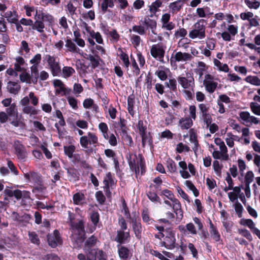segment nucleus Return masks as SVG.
Here are the masks:
<instances>
[{
  "label": "nucleus",
  "mask_w": 260,
  "mask_h": 260,
  "mask_svg": "<svg viewBox=\"0 0 260 260\" xmlns=\"http://www.w3.org/2000/svg\"><path fill=\"white\" fill-rule=\"evenodd\" d=\"M215 143L219 147L220 151L215 150L212 153V156L215 159H221L227 160L229 158L227 148L223 141L220 138H216L214 140Z\"/></svg>",
  "instance_id": "2"
},
{
  "label": "nucleus",
  "mask_w": 260,
  "mask_h": 260,
  "mask_svg": "<svg viewBox=\"0 0 260 260\" xmlns=\"http://www.w3.org/2000/svg\"><path fill=\"white\" fill-rule=\"evenodd\" d=\"M35 19H40L43 22H47L48 25L50 26L53 25L54 22V18L51 15L46 12L38 11L37 10L36 11Z\"/></svg>",
  "instance_id": "11"
},
{
  "label": "nucleus",
  "mask_w": 260,
  "mask_h": 260,
  "mask_svg": "<svg viewBox=\"0 0 260 260\" xmlns=\"http://www.w3.org/2000/svg\"><path fill=\"white\" fill-rule=\"evenodd\" d=\"M71 226L74 231V232L76 233L77 232L80 235V238H78V240L80 241V242H82L83 240L81 238L84 232V223L83 220L81 219L79 220L76 223L71 222Z\"/></svg>",
  "instance_id": "15"
},
{
  "label": "nucleus",
  "mask_w": 260,
  "mask_h": 260,
  "mask_svg": "<svg viewBox=\"0 0 260 260\" xmlns=\"http://www.w3.org/2000/svg\"><path fill=\"white\" fill-rule=\"evenodd\" d=\"M53 85L55 87H56V89L55 90V93L56 94H60L61 92H63L64 94H66V88L64 87V85L63 82L58 79H55L53 81Z\"/></svg>",
  "instance_id": "20"
},
{
  "label": "nucleus",
  "mask_w": 260,
  "mask_h": 260,
  "mask_svg": "<svg viewBox=\"0 0 260 260\" xmlns=\"http://www.w3.org/2000/svg\"><path fill=\"white\" fill-rule=\"evenodd\" d=\"M175 238L173 235L171 233L169 236H166L163 242V245L167 248H171L174 246Z\"/></svg>",
  "instance_id": "22"
},
{
  "label": "nucleus",
  "mask_w": 260,
  "mask_h": 260,
  "mask_svg": "<svg viewBox=\"0 0 260 260\" xmlns=\"http://www.w3.org/2000/svg\"><path fill=\"white\" fill-rule=\"evenodd\" d=\"M185 185L192 191L195 197L199 196V192L191 181L187 180L185 182Z\"/></svg>",
  "instance_id": "45"
},
{
  "label": "nucleus",
  "mask_w": 260,
  "mask_h": 260,
  "mask_svg": "<svg viewBox=\"0 0 260 260\" xmlns=\"http://www.w3.org/2000/svg\"><path fill=\"white\" fill-rule=\"evenodd\" d=\"M62 72L63 77L67 78L74 74L75 71L72 67L66 66L62 68Z\"/></svg>",
  "instance_id": "37"
},
{
  "label": "nucleus",
  "mask_w": 260,
  "mask_h": 260,
  "mask_svg": "<svg viewBox=\"0 0 260 260\" xmlns=\"http://www.w3.org/2000/svg\"><path fill=\"white\" fill-rule=\"evenodd\" d=\"M93 106V108L96 109L98 106L93 104V101L91 99H85L83 102V106L86 109H88Z\"/></svg>",
  "instance_id": "53"
},
{
  "label": "nucleus",
  "mask_w": 260,
  "mask_h": 260,
  "mask_svg": "<svg viewBox=\"0 0 260 260\" xmlns=\"http://www.w3.org/2000/svg\"><path fill=\"white\" fill-rule=\"evenodd\" d=\"M20 79L22 82H26L28 84L31 83V77L30 75L26 73L23 72L19 76Z\"/></svg>",
  "instance_id": "43"
},
{
  "label": "nucleus",
  "mask_w": 260,
  "mask_h": 260,
  "mask_svg": "<svg viewBox=\"0 0 260 260\" xmlns=\"http://www.w3.org/2000/svg\"><path fill=\"white\" fill-rule=\"evenodd\" d=\"M56 116L59 119L58 121V123H56L55 124V127L58 129V124H59L61 126H63L65 125V121L63 119L62 114L61 112L59 110L56 111Z\"/></svg>",
  "instance_id": "50"
},
{
  "label": "nucleus",
  "mask_w": 260,
  "mask_h": 260,
  "mask_svg": "<svg viewBox=\"0 0 260 260\" xmlns=\"http://www.w3.org/2000/svg\"><path fill=\"white\" fill-rule=\"evenodd\" d=\"M193 58L191 54L186 52L179 51L171 58V61L187 62L190 61Z\"/></svg>",
  "instance_id": "12"
},
{
  "label": "nucleus",
  "mask_w": 260,
  "mask_h": 260,
  "mask_svg": "<svg viewBox=\"0 0 260 260\" xmlns=\"http://www.w3.org/2000/svg\"><path fill=\"white\" fill-rule=\"evenodd\" d=\"M129 238V233L128 232H125L123 231H118L115 240L121 245L126 242Z\"/></svg>",
  "instance_id": "17"
},
{
  "label": "nucleus",
  "mask_w": 260,
  "mask_h": 260,
  "mask_svg": "<svg viewBox=\"0 0 260 260\" xmlns=\"http://www.w3.org/2000/svg\"><path fill=\"white\" fill-rule=\"evenodd\" d=\"M253 16V14L251 12L247 13H242L240 14V18L244 20H247L249 21Z\"/></svg>",
  "instance_id": "63"
},
{
  "label": "nucleus",
  "mask_w": 260,
  "mask_h": 260,
  "mask_svg": "<svg viewBox=\"0 0 260 260\" xmlns=\"http://www.w3.org/2000/svg\"><path fill=\"white\" fill-rule=\"evenodd\" d=\"M96 242V238L94 236H91L86 240L85 242V245L89 247H92L95 244Z\"/></svg>",
  "instance_id": "64"
},
{
  "label": "nucleus",
  "mask_w": 260,
  "mask_h": 260,
  "mask_svg": "<svg viewBox=\"0 0 260 260\" xmlns=\"http://www.w3.org/2000/svg\"><path fill=\"white\" fill-rule=\"evenodd\" d=\"M178 81L184 89L192 88L194 86V79L189 73H186V77H178Z\"/></svg>",
  "instance_id": "6"
},
{
  "label": "nucleus",
  "mask_w": 260,
  "mask_h": 260,
  "mask_svg": "<svg viewBox=\"0 0 260 260\" xmlns=\"http://www.w3.org/2000/svg\"><path fill=\"white\" fill-rule=\"evenodd\" d=\"M103 183L104 184V188L106 192H110V186L114 184V181L113 180L111 175L110 173L106 175V178L104 179Z\"/></svg>",
  "instance_id": "23"
},
{
  "label": "nucleus",
  "mask_w": 260,
  "mask_h": 260,
  "mask_svg": "<svg viewBox=\"0 0 260 260\" xmlns=\"http://www.w3.org/2000/svg\"><path fill=\"white\" fill-rule=\"evenodd\" d=\"M254 175L252 172L248 171L247 172L245 177V182L246 184H250L253 181Z\"/></svg>",
  "instance_id": "60"
},
{
  "label": "nucleus",
  "mask_w": 260,
  "mask_h": 260,
  "mask_svg": "<svg viewBox=\"0 0 260 260\" xmlns=\"http://www.w3.org/2000/svg\"><path fill=\"white\" fill-rule=\"evenodd\" d=\"M47 241L48 244L53 248L56 247L62 243L59 233L57 230H55L52 234L47 236Z\"/></svg>",
  "instance_id": "9"
},
{
  "label": "nucleus",
  "mask_w": 260,
  "mask_h": 260,
  "mask_svg": "<svg viewBox=\"0 0 260 260\" xmlns=\"http://www.w3.org/2000/svg\"><path fill=\"white\" fill-rule=\"evenodd\" d=\"M183 4V2L181 0H178L170 3L169 7L171 12L176 13L181 9Z\"/></svg>",
  "instance_id": "19"
},
{
  "label": "nucleus",
  "mask_w": 260,
  "mask_h": 260,
  "mask_svg": "<svg viewBox=\"0 0 260 260\" xmlns=\"http://www.w3.org/2000/svg\"><path fill=\"white\" fill-rule=\"evenodd\" d=\"M204 20H200L194 25L193 29L189 32V37L193 39L199 38L203 39L205 38V26Z\"/></svg>",
  "instance_id": "3"
},
{
  "label": "nucleus",
  "mask_w": 260,
  "mask_h": 260,
  "mask_svg": "<svg viewBox=\"0 0 260 260\" xmlns=\"http://www.w3.org/2000/svg\"><path fill=\"white\" fill-rule=\"evenodd\" d=\"M98 143V138L92 133L88 132L87 136H82L80 139V143L84 148H87L88 144L95 145Z\"/></svg>",
  "instance_id": "5"
},
{
  "label": "nucleus",
  "mask_w": 260,
  "mask_h": 260,
  "mask_svg": "<svg viewBox=\"0 0 260 260\" xmlns=\"http://www.w3.org/2000/svg\"><path fill=\"white\" fill-rule=\"evenodd\" d=\"M29 238L31 242L37 245L40 244V240L38 235L35 232H29Z\"/></svg>",
  "instance_id": "47"
},
{
  "label": "nucleus",
  "mask_w": 260,
  "mask_h": 260,
  "mask_svg": "<svg viewBox=\"0 0 260 260\" xmlns=\"http://www.w3.org/2000/svg\"><path fill=\"white\" fill-rule=\"evenodd\" d=\"M90 34L92 38L95 39L98 43L101 44L103 43L102 36L99 32H95L94 31H92L90 32Z\"/></svg>",
  "instance_id": "61"
},
{
  "label": "nucleus",
  "mask_w": 260,
  "mask_h": 260,
  "mask_svg": "<svg viewBox=\"0 0 260 260\" xmlns=\"http://www.w3.org/2000/svg\"><path fill=\"white\" fill-rule=\"evenodd\" d=\"M36 186L33 188L32 192L39 196L40 193H43L46 190V187L41 184L36 185Z\"/></svg>",
  "instance_id": "46"
},
{
  "label": "nucleus",
  "mask_w": 260,
  "mask_h": 260,
  "mask_svg": "<svg viewBox=\"0 0 260 260\" xmlns=\"http://www.w3.org/2000/svg\"><path fill=\"white\" fill-rule=\"evenodd\" d=\"M46 58L53 76H57L61 71L58 62L54 57L50 55H47Z\"/></svg>",
  "instance_id": "7"
},
{
  "label": "nucleus",
  "mask_w": 260,
  "mask_h": 260,
  "mask_svg": "<svg viewBox=\"0 0 260 260\" xmlns=\"http://www.w3.org/2000/svg\"><path fill=\"white\" fill-rule=\"evenodd\" d=\"M132 30L140 35H143L145 34V28L141 25H134L132 27Z\"/></svg>",
  "instance_id": "59"
},
{
  "label": "nucleus",
  "mask_w": 260,
  "mask_h": 260,
  "mask_svg": "<svg viewBox=\"0 0 260 260\" xmlns=\"http://www.w3.org/2000/svg\"><path fill=\"white\" fill-rule=\"evenodd\" d=\"M133 228L136 236L140 239L141 238V225L140 222H137L136 219H133L132 220Z\"/></svg>",
  "instance_id": "26"
},
{
  "label": "nucleus",
  "mask_w": 260,
  "mask_h": 260,
  "mask_svg": "<svg viewBox=\"0 0 260 260\" xmlns=\"http://www.w3.org/2000/svg\"><path fill=\"white\" fill-rule=\"evenodd\" d=\"M15 119H14L11 122V124L15 126V127H18L21 126L23 125V123L21 120L22 116L21 115H18L17 117H15Z\"/></svg>",
  "instance_id": "55"
},
{
  "label": "nucleus",
  "mask_w": 260,
  "mask_h": 260,
  "mask_svg": "<svg viewBox=\"0 0 260 260\" xmlns=\"http://www.w3.org/2000/svg\"><path fill=\"white\" fill-rule=\"evenodd\" d=\"M86 58L90 61L91 67L93 69H95L98 67L100 64V58L99 56H94L91 54L87 55Z\"/></svg>",
  "instance_id": "31"
},
{
  "label": "nucleus",
  "mask_w": 260,
  "mask_h": 260,
  "mask_svg": "<svg viewBox=\"0 0 260 260\" xmlns=\"http://www.w3.org/2000/svg\"><path fill=\"white\" fill-rule=\"evenodd\" d=\"M134 103H135L134 100L131 97H128V99H127V105H128L127 109H128L129 113L132 115H133L134 114V111L133 110V107H134Z\"/></svg>",
  "instance_id": "52"
},
{
  "label": "nucleus",
  "mask_w": 260,
  "mask_h": 260,
  "mask_svg": "<svg viewBox=\"0 0 260 260\" xmlns=\"http://www.w3.org/2000/svg\"><path fill=\"white\" fill-rule=\"evenodd\" d=\"M4 16L7 18V20L10 23H16L17 19L16 13L12 11L7 12Z\"/></svg>",
  "instance_id": "35"
},
{
  "label": "nucleus",
  "mask_w": 260,
  "mask_h": 260,
  "mask_svg": "<svg viewBox=\"0 0 260 260\" xmlns=\"http://www.w3.org/2000/svg\"><path fill=\"white\" fill-rule=\"evenodd\" d=\"M242 224L248 226L252 231V232L260 239V231L255 228L254 223L251 219H245L243 221Z\"/></svg>",
  "instance_id": "18"
},
{
  "label": "nucleus",
  "mask_w": 260,
  "mask_h": 260,
  "mask_svg": "<svg viewBox=\"0 0 260 260\" xmlns=\"http://www.w3.org/2000/svg\"><path fill=\"white\" fill-rule=\"evenodd\" d=\"M186 35V30L184 28H181L175 31L174 36L177 39L180 37H184Z\"/></svg>",
  "instance_id": "56"
},
{
  "label": "nucleus",
  "mask_w": 260,
  "mask_h": 260,
  "mask_svg": "<svg viewBox=\"0 0 260 260\" xmlns=\"http://www.w3.org/2000/svg\"><path fill=\"white\" fill-rule=\"evenodd\" d=\"M155 75L162 81L165 80L167 78V75L165 70H157L155 72Z\"/></svg>",
  "instance_id": "62"
},
{
  "label": "nucleus",
  "mask_w": 260,
  "mask_h": 260,
  "mask_svg": "<svg viewBox=\"0 0 260 260\" xmlns=\"http://www.w3.org/2000/svg\"><path fill=\"white\" fill-rule=\"evenodd\" d=\"M204 86L206 87V89L209 93H213L217 86V82H207L204 83Z\"/></svg>",
  "instance_id": "38"
},
{
  "label": "nucleus",
  "mask_w": 260,
  "mask_h": 260,
  "mask_svg": "<svg viewBox=\"0 0 260 260\" xmlns=\"http://www.w3.org/2000/svg\"><path fill=\"white\" fill-rule=\"evenodd\" d=\"M44 24L40 19H36L32 26V29H36L40 32H43L44 31Z\"/></svg>",
  "instance_id": "34"
},
{
  "label": "nucleus",
  "mask_w": 260,
  "mask_h": 260,
  "mask_svg": "<svg viewBox=\"0 0 260 260\" xmlns=\"http://www.w3.org/2000/svg\"><path fill=\"white\" fill-rule=\"evenodd\" d=\"M210 226L211 228V230L210 231V234L211 237L214 239L216 241H219L220 238V235L216 229L213 226V224H210Z\"/></svg>",
  "instance_id": "42"
},
{
  "label": "nucleus",
  "mask_w": 260,
  "mask_h": 260,
  "mask_svg": "<svg viewBox=\"0 0 260 260\" xmlns=\"http://www.w3.org/2000/svg\"><path fill=\"white\" fill-rule=\"evenodd\" d=\"M94 260H106V255L102 250L96 249L94 253Z\"/></svg>",
  "instance_id": "39"
},
{
  "label": "nucleus",
  "mask_w": 260,
  "mask_h": 260,
  "mask_svg": "<svg viewBox=\"0 0 260 260\" xmlns=\"http://www.w3.org/2000/svg\"><path fill=\"white\" fill-rule=\"evenodd\" d=\"M161 5L162 2L160 0H156L150 6L149 11L151 13L150 17H152L156 12L158 11V8L161 7Z\"/></svg>",
  "instance_id": "27"
},
{
  "label": "nucleus",
  "mask_w": 260,
  "mask_h": 260,
  "mask_svg": "<svg viewBox=\"0 0 260 260\" xmlns=\"http://www.w3.org/2000/svg\"><path fill=\"white\" fill-rule=\"evenodd\" d=\"M6 112L8 116L15 117L18 116L17 106L15 104H11L9 108H7Z\"/></svg>",
  "instance_id": "29"
},
{
  "label": "nucleus",
  "mask_w": 260,
  "mask_h": 260,
  "mask_svg": "<svg viewBox=\"0 0 260 260\" xmlns=\"http://www.w3.org/2000/svg\"><path fill=\"white\" fill-rule=\"evenodd\" d=\"M179 124L182 129H188L192 125V121L190 118H181Z\"/></svg>",
  "instance_id": "30"
},
{
  "label": "nucleus",
  "mask_w": 260,
  "mask_h": 260,
  "mask_svg": "<svg viewBox=\"0 0 260 260\" xmlns=\"http://www.w3.org/2000/svg\"><path fill=\"white\" fill-rule=\"evenodd\" d=\"M234 208H235L236 212L238 214V216L239 217H241L242 213V211H243V209L242 205L239 202L237 201L235 203V204L234 205Z\"/></svg>",
  "instance_id": "57"
},
{
  "label": "nucleus",
  "mask_w": 260,
  "mask_h": 260,
  "mask_svg": "<svg viewBox=\"0 0 260 260\" xmlns=\"http://www.w3.org/2000/svg\"><path fill=\"white\" fill-rule=\"evenodd\" d=\"M64 151L65 154L70 158L73 157V154L75 150V147L74 145L64 146Z\"/></svg>",
  "instance_id": "40"
},
{
  "label": "nucleus",
  "mask_w": 260,
  "mask_h": 260,
  "mask_svg": "<svg viewBox=\"0 0 260 260\" xmlns=\"http://www.w3.org/2000/svg\"><path fill=\"white\" fill-rule=\"evenodd\" d=\"M167 167L170 172L174 173L176 171L177 167L175 162L172 159H169L167 161Z\"/></svg>",
  "instance_id": "54"
},
{
  "label": "nucleus",
  "mask_w": 260,
  "mask_h": 260,
  "mask_svg": "<svg viewBox=\"0 0 260 260\" xmlns=\"http://www.w3.org/2000/svg\"><path fill=\"white\" fill-rule=\"evenodd\" d=\"M7 88L11 93L16 94L20 89V86L15 82L10 81L8 83Z\"/></svg>",
  "instance_id": "28"
},
{
  "label": "nucleus",
  "mask_w": 260,
  "mask_h": 260,
  "mask_svg": "<svg viewBox=\"0 0 260 260\" xmlns=\"http://www.w3.org/2000/svg\"><path fill=\"white\" fill-rule=\"evenodd\" d=\"M128 164L131 169L135 171L136 175L139 174V168H141V174L145 172V163L141 155L137 157L135 154H130Z\"/></svg>",
  "instance_id": "1"
},
{
  "label": "nucleus",
  "mask_w": 260,
  "mask_h": 260,
  "mask_svg": "<svg viewBox=\"0 0 260 260\" xmlns=\"http://www.w3.org/2000/svg\"><path fill=\"white\" fill-rule=\"evenodd\" d=\"M239 116L242 120V123L247 125H251L252 123L258 124L259 122L257 118L253 116L250 115L247 111H242L239 113Z\"/></svg>",
  "instance_id": "8"
},
{
  "label": "nucleus",
  "mask_w": 260,
  "mask_h": 260,
  "mask_svg": "<svg viewBox=\"0 0 260 260\" xmlns=\"http://www.w3.org/2000/svg\"><path fill=\"white\" fill-rule=\"evenodd\" d=\"M214 63L215 66L218 68L219 71H223L226 73L228 72L229 68L226 64H223L220 61L216 59H214Z\"/></svg>",
  "instance_id": "36"
},
{
  "label": "nucleus",
  "mask_w": 260,
  "mask_h": 260,
  "mask_svg": "<svg viewBox=\"0 0 260 260\" xmlns=\"http://www.w3.org/2000/svg\"><path fill=\"white\" fill-rule=\"evenodd\" d=\"M213 167L216 174L218 176H220L222 166L219 165V161L217 160L214 161L213 163Z\"/></svg>",
  "instance_id": "58"
},
{
  "label": "nucleus",
  "mask_w": 260,
  "mask_h": 260,
  "mask_svg": "<svg viewBox=\"0 0 260 260\" xmlns=\"http://www.w3.org/2000/svg\"><path fill=\"white\" fill-rule=\"evenodd\" d=\"M65 46L68 48V50L70 52L79 53L80 49L77 47L75 44L71 39H67L66 41Z\"/></svg>",
  "instance_id": "25"
},
{
  "label": "nucleus",
  "mask_w": 260,
  "mask_h": 260,
  "mask_svg": "<svg viewBox=\"0 0 260 260\" xmlns=\"http://www.w3.org/2000/svg\"><path fill=\"white\" fill-rule=\"evenodd\" d=\"M150 53L154 58H157L160 61H163L165 50L159 44L152 45L150 49Z\"/></svg>",
  "instance_id": "10"
},
{
  "label": "nucleus",
  "mask_w": 260,
  "mask_h": 260,
  "mask_svg": "<svg viewBox=\"0 0 260 260\" xmlns=\"http://www.w3.org/2000/svg\"><path fill=\"white\" fill-rule=\"evenodd\" d=\"M68 178L70 181L75 182L78 180L79 173L78 171L73 168L67 169Z\"/></svg>",
  "instance_id": "21"
},
{
  "label": "nucleus",
  "mask_w": 260,
  "mask_h": 260,
  "mask_svg": "<svg viewBox=\"0 0 260 260\" xmlns=\"http://www.w3.org/2000/svg\"><path fill=\"white\" fill-rule=\"evenodd\" d=\"M138 127L139 129L140 134L142 137V144L144 146L146 139V127L143 125V122L141 120L139 121Z\"/></svg>",
  "instance_id": "24"
},
{
  "label": "nucleus",
  "mask_w": 260,
  "mask_h": 260,
  "mask_svg": "<svg viewBox=\"0 0 260 260\" xmlns=\"http://www.w3.org/2000/svg\"><path fill=\"white\" fill-rule=\"evenodd\" d=\"M24 107L22 109V111L26 114H29L30 116L35 115L37 114V110L33 107L29 105H23Z\"/></svg>",
  "instance_id": "32"
},
{
  "label": "nucleus",
  "mask_w": 260,
  "mask_h": 260,
  "mask_svg": "<svg viewBox=\"0 0 260 260\" xmlns=\"http://www.w3.org/2000/svg\"><path fill=\"white\" fill-rule=\"evenodd\" d=\"M84 195L80 192L76 193L74 194L73 197V201L74 204L80 205L82 203V202L84 200Z\"/></svg>",
  "instance_id": "33"
},
{
  "label": "nucleus",
  "mask_w": 260,
  "mask_h": 260,
  "mask_svg": "<svg viewBox=\"0 0 260 260\" xmlns=\"http://www.w3.org/2000/svg\"><path fill=\"white\" fill-rule=\"evenodd\" d=\"M31 182H34L35 185H39L41 183V178L37 173L31 172Z\"/></svg>",
  "instance_id": "49"
},
{
  "label": "nucleus",
  "mask_w": 260,
  "mask_h": 260,
  "mask_svg": "<svg viewBox=\"0 0 260 260\" xmlns=\"http://www.w3.org/2000/svg\"><path fill=\"white\" fill-rule=\"evenodd\" d=\"M29 101L34 106H37L39 103V99L37 97L33 92H30L28 96H24L21 101V105H28Z\"/></svg>",
  "instance_id": "14"
},
{
  "label": "nucleus",
  "mask_w": 260,
  "mask_h": 260,
  "mask_svg": "<svg viewBox=\"0 0 260 260\" xmlns=\"http://www.w3.org/2000/svg\"><path fill=\"white\" fill-rule=\"evenodd\" d=\"M162 193L172 202H173V209L177 218L181 219L183 217V213L181 209V205L178 200L174 197L173 194L169 190L165 189L162 191Z\"/></svg>",
  "instance_id": "4"
},
{
  "label": "nucleus",
  "mask_w": 260,
  "mask_h": 260,
  "mask_svg": "<svg viewBox=\"0 0 260 260\" xmlns=\"http://www.w3.org/2000/svg\"><path fill=\"white\" fill-rule=\"evenodd\" d=\"M245 3L246 5L250 9H257L260 5V3L257 1L245 0Z\"/></svg>",
  "instance_id": "44"
},
{
  "label": "nucleus",
  "mask_w": 260,
  "mask_h": 260,
  "mask_svg": "<svg viewBox=\"0 0 260 260\" xmlns=\"http://www.w3.org/2000/svg\"><path fill=\"white\" fill-rule=\"evenodd\" d=\"M14 148L17 158L20 160H24L27 154L25 147L19 142H15Z\"/></svg>",
  "instance_id": "13"
},
{
  "label": "nucleus",
  "mask_w": 260,
  "mask_h": 260,
  "mask_svg": "<svg viewBox=\"0 0 260 260\" xmlns=\"http://www.w3.org/2000/svg\"><path fill=\"white\" fill-rule=\"evenodd\" d=\"M66 8L67 11L68 12V13L72 17H73L74 15L76 14V11L77 8L73 5L72 3H69L66 6Z\"/></svg>",
  "instance_id": "51"
},
{
  "label": "nucleus",
  "mask_w": 260,
  "mask_h": 260,
  "mask_svg": "<svg viewBox=\"0 0 260 260\" xmlns=\"http://www.w3.org/2000/svg\"><path fill=\"white\" fill-rule=\"evenodd\" d=\"M118 253L120 258L126 260L132 256V253L129 249L121 245H118Z\"/></svg>",
  "instance_id": "16"
},
{
  "label": "nucleus",
  "mask_w": 260,
  "mask_h": 260,
  "mask_svg": "<svg viewBox=\"0 0 260 260\" xmlns=\"http://www.w3.org/2000/svg\"><path fill=\"white\" fill-rule=\"evenodd\" d=\"M246 81L254 85H260V79L256 76H248L246 78Z\"/></svg>",
  "instance_id": "41"
},
{
  "label": "nucleus",
  "mask_w": 260,
  "mask_h": 260,
  "mask_svg": "<svg viewBox=\"0 0 260 260\" xmlns=\"http://www.w3.org/2000/svg\"><path fill=\"white\" fill-rule=\"evenodd\" d=\"M250 107L254 114L260 115V105L256 103L252 102L250 103Z\"/></svg>",
  "instance_id": "48"
}]
</instances>
